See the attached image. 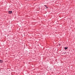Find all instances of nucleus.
I'll use <instances>...</instances> for the list:
<instances>
[{"mask_svg":"<svg viewBox=\"0 0 75 75\" xmlns=\"http://www.w3.org/2000/svg\"><path fill=\"white\" fill-rule=\"evenodd\" d=\"M8 12H9V13H10V11H9Z\"/></svg>","mask_w":75,"mask_h":75,"instance_id":"6","label":"nucleus"},{"mask_svg":"<svg viewBox=\"0 0 75 75\" xmlns=\"http://www.w3.org/2000/svg\"><path fill=\"white\" fill-rule=\"evenodd\" d=\"M68 49V47H64V50H67Z\"/></svg>","mask_w":75,"mask_h":75,"instance_id":"1","label":"nucleus"},{"mask_svg":"<svg viewBox=\"0 0 75 75\" xmlns=\"http://www.w3.org/2000/svg\"><path fill=\"white\" fill-rule=\"evenodd\" d=\"M12 13V11H10V14Z\"/></svg>","mask_w":75,"mask_h":75,"instance_id":"3","label":"nucleus"},{"mask_svg":"<svg viewBox=\"0 0 75 75\" xmlns=\"http://www.w3.org/2000/svg\"><path fill=\"white\" fill-rule=\"evenodd\" d=\"M46 8H48V7H47H47H46Z\"/></svg>","mask_w":75,"mask_h":75,"instance_id":"5","label":"nucleus"},{"mask_svg":"<svg viewBox=\"0 0 75 75\" xmlns=\"http://www.w3.org/2000/svg\"><path fill=\"white\" fill-rule=\"evenodd\" d=\"M44 6H45V7H47V6H46L45 5Z\"/></svg>","mask_w":75,"mask_h":75,"instance_id":"4","label":"nucleus"},{"mask_svg":"<svg viewBox=\"0 0 75 75\" xmlns=\"http://www.w3.org/2000/svg\"><path fill=\"white\" fill-rule=\"evenodd\" d=\"M0 62L1 63H2L3 62V61L1 60H0Z\"/></svg>","mask_w":75,"mask_h":75,"instance_id":"2","label":"nucleus"}]
</instances>
